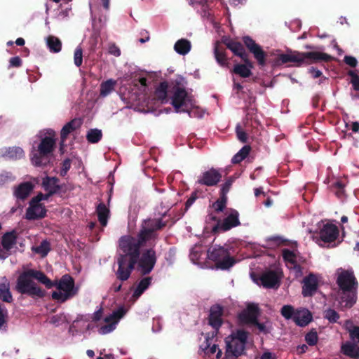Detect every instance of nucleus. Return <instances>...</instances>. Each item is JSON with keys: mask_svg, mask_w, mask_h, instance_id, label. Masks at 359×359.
<instances>
[{"mask_svg": "<svg viewBox=\"0 0 359 359\" xmlns=\"http://www.w3.org/2000/svg\"><path fill=\"white\" fill-rule=\"evenodd\" d=\"M164 225L159 219H147L144 221L137 238L125 236L120 238L116 271L119 280H126L130 277L140 256V248L147 244L151 245L156 238L155 231Z\"/></svg>", "mask_w": 359, "mask_h": 359, "instance_id": "obj_1", "label": "nucleus"}, {"mask_svg": "<svg viewBox=\"0 0 359 359\" xmlns=\"http://www.w3.org/2000/svg\"><path fill=\"white\" fill-rule=\"evenodd\" d=\"M336 274L337 275V283L340 289L337 299L339 304L341 308H351L357 299L358 283L353 272L340 268L337 269Z\"/></svg>", "mask_w": 359, "mask_h": 359, "instance_id": "obj_2", "label": "nucleus"}, {"mask_svg": "<svg viewBox=\"0 0 359 359\" xmlns=\"http://www.w3.org/2000/svg\"><path fill=\"white\" fill-rule=\"evenodd\" d=\"M126 313V309L123 307H120L111 313L103 317L102 309H100L93 313V321L96 323L99 334H107L116 329L118 323Z\"/></svg>", "mask_w": 359, "mask_h": 359, "instance_id": "obj_3", "label": "nucleus"}, {"mask_svg": "<svg viewBox=\"0 0 359 359\" xmlns=\"http://www.w3.org/2000/svg\"><path fill=\"white\" fill-rule=\"evenodd\" d=\"M54 136V132L53 130H50L48 136L42 138L37 146V149L32 151L31 161L33 165L36 166H42L46 165L49 162L50 156L55 145Z\"/></svg>", "mask_w": 359, "mask_h": 359, "instance_id": "obj_4", "label": "nucleus"}, {"mask_svg": "<svg viewBox=\"0 0 359 359\" xmlns=\"http://www.w3.org/2000/svg\"><path fill=\"white\" fill-rule=\"evenodd\" d=\"M171 100V104L177 113L187 112L189 116H201V114L196 115L193 110H191L195 106V100L184 88L175 86Z\"/></svg>", "mask_w": 359, "mask_h": 359, "instance_id": "obj_5", "label": "nucleus"}, {"mask_svg": "<svg viewBox=\"0 0 359 359\" xmlns=\"http://www.w3.org/2000/svg\"><path fill=\"white\" fill-rule=\"evenodd\" d=\"M76 292L74 280L69 276L65 275L57 283L56 290L52 293V298L57 302H64L74 297Z\"/></svg>", "mask_w": 359, "mask_h": 359, "instance_id": "obj_6", "label": "nucleus"}, {"mask_svg": "<svg viewBox=\"0 0 359 359\" xmlns=\"http://www.w3.org/2000/svg\"><path fill=\"white\" fill-rule=\"evenodd\" d=\"M16 290L22 294L32 297H43V292L33 281V278L28 270L22 273L17 280Z\"/></svg>", "mask_w": 359, "mask_h": 359, "instance_id": "obj_7", "label": "nucleus"}, {"mask_svg": "<svg viewBox=\"0 0 359 359\" xmlns=\"http://www.w3.org/2000/svg\"><path fill=\"white\" fill-rule=\"evenodd\" d=\"M208 259L215 262L217 269L222 270L229 269L236 262L233 257H231L228 251L222 247H213L208 251Z\"/></svg>", "mask_w": 359, "mask_h": 359, "instance_id": "obj_8", "label": "nucleus"}, {"mask_svg": "<svg viewBox=\"0 0 359 359\" xmlns=\"http://www.w3.org/2000/svg\"><path fill=\"white\" fill-rule=\"evenodd\" d=\"M248 334L246 332L238 330L226 338V351L233 355H241L245 348Z\"/></svg>", "mask_w": 359, "mask_h": 359, "instance_id": "obj_9", "label": "nucleus"}, {"mask_svg": "<svg viewBox=\"0 0 359 359\" xmlns=\"http://www.w3.org/2000/svg\"><path fill=\"white\" fill-rule=\"evenodd\" d=\"M46 198L43 194H39L36 197L32 199L27 209L26 219L29 220L37 219L46 215V210L44 205L40 203L41 201Z\"/></svg>", "mask_w": 359, "mask_h": 359, "instance_id": "obj_10", "label": "nucleus"}, {"mask_svg": "<svg viewBox=\"0 0 359 359\" xmlns=\"http://www.w3.org/2000/svg\"><path fill=\"white\" fill-rule=\"evenodd\" d=\"M240 224L238 212L234 209H229L225 212V217L224 219L219 221L217 226H215L213 229H219L224 231H226Z\"/></svg>", "mask_w": 359, "mask_h": 359, "instance_id": "obj_11", "label": "nucleus"}, {"mask_svg": "<svg viewBox=\"0 0 359 359\" xmlns=\"http://www.w3.org/2000/svg\"><path fill=\"white\" fill-rule=\"evenodd\" d=\"M156 261L155 252L150 249L144 252L139 260L138 269L143 274L149 273L153 269Z\"/></svg>", "mask_w": 359, "mask_h": 359, "instance_id": "obj_12", "label": "nucleus"}, {"mask_svg": "<svg viewBox=\"0 0 359 359\" xmlns=\"http://www.w3.org/2000/svg\"><path fill=\"white\" fill-rule=\"evenodd\" d=\"M222 178L221 173L216 169L211 168L202 172L198 177L196 182L201 185L212 187L216 185Z\"/></svg>", "mask_w": 359, "mask_h": 359, "instance_id": "obj_13", "label": "nucleus"}, {"mask_svg": "<svg viewBox=\"0 0 359 359\" xmlns=\"http://www.w3.org/2000/svg\"><path fill=\"white\" fill-rule=\"evenodd\" d=\"M243 42L248 50L254 55L258 63L264 66L265 65L266 54L261 46L249 36H245L243 38Z\"/></svg>", "mask_w": 359, "mask_h": 359, "instance_id": "obj_14", "label": "nucleus"}, {"mask_svg": "<svg viewBox=\"0 0 359 359\" xmlns=\"http://www.w3.org/2000/svg\"><path fill=\"white\" fill-rule=\"evenodd\" d=\"M280 276L277 272L269 271L264 273L259 279L256 280L258 285L264 287H277L279 285Z\"/></svg>", "mask_w": 359, "mask_h": 359, "instance_id": "obj_15", "label": "nucleus"}, {"mask_svg": "<svg viewBox=\"0 0 359 359\" xmlns=\"http://www.w3.org/2000/svg\"><path fill=\"white\" fill-rule=\"evenodd\" d=\"M259 314L256 304H250L238 316L239 320L243 324H253L256 322Z\"/></svg>", "mask_w": 359, "mask_h": 359, "instance_id": "obj_16", "label": "nucleus"}, {"mask_svg": "<svg viewBox=\"0 0 359 359\" xmlns=\"http://www.w3.org/2000/svg\"><path fill=\"white\" fill-rule=\"evenodd\" d=\"M339 230L337 226L332 224H326L320 231V238L325 243H330L337 239Z\"/></svg>", "mask_w": 359, "mask_h": 359, "instance_id": "obj_17", "label": "nucleus"}, {"mask_svg": "<svg viewBox=\"0 0 359 359\" xmlns=\"http://www.w3.org/2000/svg\"><path fill=\"white\" fill-rule=\"evenodd\" d=\"M302 294L304 297L312 296L318 289V279L314 274H310L304 278L303 281Z\"/></svg>", "mask_w": 359, "mask_h": 359, "instance_id": "obj_18", "label": "nucleus"}, {"mask_svg": "<svg viewBox=\"0 0 359 359\" xmlns=\"http://www.w3.org/2000/svg\"><path fill=\"white\" fill-rule=\"evenodd\" d=\"M16 243L15 232L6 233L2 238L3 249H0V259H4L9 255V250L13 248Z\"/></svg>", "mask_w": 359, "mask_h": 359, "instance_id": "obj_19", "label": "nucleus"}, {"mask_svg": "<svg viewBox=\"0 0 359 359\" xmlns=\"http://www.w3.org/2000/svg\"><path fill=\"white\" fill-rule=\"evenodd\" d=\"M283 257L288 268L293 269L297 275L301 273V269L297 263V255L294 252L283 250Z\"/></svg>", "mask_w": 359, "mask_h": 359, "instance_id": "obj_20", "label": "nucleus"}, {"mask_svg": "<svg viewBox=\"0 0 359 359\" xmlns=\"http://www.w3.org/2000/svg\"><path fill=\"white\" fill-rule=\"evenodd\" d=\"M311 313L305 309L296 310L293 316V320L300 326H306L311 322Z\"/></svg>", "mask_w": 359, "mask_h": 359, "instance_id": "obj_21", "label": "nucleus"}, {"mask_svg": "<svg viewBox=\"0 0 359 359\" xmlns=\"http://www.w3.org/2000/svg\"><path fill=\"white\" fill-rule=\"evenodd\" d=\"M222 309L216 305L210 309L209 316V324L215 329L217 330L222 325Z\"/></svg>", "mask_w": 359, "mask_h": 359, "instance_id": "obj_22", "label": "nucleus"}, {"mask_svg": "<svg viewBox=\"0 0 359 359\" xmlns=\"http://www.w3.org/2000/svg\"><path fill=\"white\" fill-rule=\"evenodd\" d=\"M0 299L6 302H11L13 300L10 292V283L4 276L0 277Z\"/></svg>", "mask_w": 359, "mask_h": 359, "instance_id": "obj_23", "label": "nucleus"}, {"mask_svg": "<svg viewBox=\"0 0 359 359\" xmlns=\"http://www.w3.org/2000/svg\"><path fill=\"white\" fill-rule=\"evenodd\" d=\"M81 125L80 119H73L65 125L61 130V144H63L67 137L74 130L79 128Z\"/></svg>", "mask_w": 359, "mask_h": 359, "instance_id": "obj_24", "label": "nucleus"}, {"mask_svg": "<svg viewBox=\"0 0 359 359\" xmlns=\"http://www.w3.org/2000/svg\"><path fill=\"white\" fill-rule=\"evenodd\" d=\"M279 60L282 63L289 62L300 63L304 61V55L302 53L289 51L285 54H280Z\"/></svg>", "mask_w": 359, "mask_h": 359, "instance_id": "obj_25", "label": "nucleus"}, {"mask_svg": "<svg viewBox=\"0 0 359 359\" xmlns=\"http://www.w3.org/2000/svg\"><path fill=\"white\" fill-rule=\"evenodd\" d=\"M226 46L236 55L241 57L244 61H246L247 54L240 42L233 40H226L225 41Z\"/></svg>", "mask_w": 359, "mask_h": 359, "instance_id": "obj_26", "label": "nucleus"}, {"mask_svg": "<svg viewBox=\"0 0 359 359\" xmlns=\"http://www.w3.org/2000/svg\"><path fill=\"white\" fill-rule=\"evenodd\" d=\"M98 220L102 226L107 224L108 219L110 216V210L107 205L102 203H100L96 209Z\"/></svg>", "mask_w": 359, "mask_h": 359, "instance_id": "obj_27", "label": "nucleus"}, {"mask_svg": "<svg viewBox=\"0 0 359 359\" xmlns=\"http://www.w3.org/2000/svg\"><path fill=\"white\" fill-rule=\"evenodd\" d=\"M33 186L30 182L20 184L15 190V196L20 199H25L31 193Z\"/></svg>", "mask_w": 359, "mask_h": 359, "instance_id": "obj_28", "label": "nucleus"}, {"mask_svg": "<svg viewBox=\"0 0 359 359\" xmlns=\"http://www.w3.org/2000/svg\"><path fill=\"white\" fill-rule=\"evenodd\" d=\"M341 351L344 354L351 358H359V347L358 345L351 343L346 342L341 346Z\"/></svg>", "mask_w": 359, "mask_h": 359, "instance_id": "obj_29", "label": "nucleus"}, {"mask_svg": "<svg viewBox=\"0 0 359 359\" xmlns=\"http://www.w3.org/2000/svg\"><path fill=\"white\" fill-rule=\"evenodd\" d=\"M246 65H236L234 66L233 72L243 78L249 77L251 75L252 64L246 58Z\"/></svg>", "mask_w": 359, "mask_h": 359, "instance_id": "obj_30", "label": "nucleus"}, {"mask_svg": "<svg viewBox=\"0 0 359 359\" xmlns=\"http://www.w3.org/2000/svg\"><path fill=\"white\" fill-rule=\"evenodd\" d=\"M151 284V278H143L137 285V286L135 288L133 294L132 295V298L133 301L137 299L148 288L149 285Z\"/></svg>", "mask_w": 359, "mask_h": 359, "instance_id": "obj_31", "label": "nucleus"}, {"mask_svg": "<svg viewBox=\"0 0 359 359\" xmlns=\"http://www.w3.org/2000/svg\"><path fill=\"white\" fill-rule=\"evenodd\" d=\"M116 81L114 79H108L100 84V95L101 97H107L109 95L115 88Z\"/></svg>", "mask_w": 359, "mask_h": 359, "instance_id": "obj_32", "label": "nucleus"}, {"mask_svg": "<svg viewBox=\"0 0 359 359\" xmlns=\"http://www.w3.org/2000/svg\"><path fill=\"white\" fill-rule=\"evenodd\" d=\"M191 47V46L189 41L187 39H182L175 43L174 49L177 53L184 55L190 51Z\"/></svg>", "mask_w": 359, "mask_h": 359, "instance_id": "obj_33", "label": "nucleus"}, {"mask_svg": "<svg viewBox=\"0 0 359 359\" xmlns=\"http://www.w3.org/2000/svg\"><path fill=\"white\" fill-rule=\"evenodd\" d=\"M344 327L349 332L351 340L355 343L359 342V327L354 326L351 320H346Z\"/></svg>", "mask_w": 359, "mask_h": 359, "instance_id": "obj_34", "label": "nucleus"}, {"mask_svg": "<svg viewBox=\"0 0 359 359\" xmlns=\"http://www.w3.org/2000/svg\"><path fill=\"white\" fill-rule=\"evenodd\" d=\"M168 83L166 82L161 83L155 91V97L161 102H168V99L167 96Z\"/></svg>", "mask_w": 359, "mask_h": 359, "instance_id": "obj_35", "label": "nucleus"}, {"mask_svg": "<svg viewBox=\"0 0 359 359\" xmlns=\"http://www.w3.org/2000/svg\"><path fill=\"white\" fill-rule=\"evenodd\" d=\"M43 187L49 194L55 193L58 189L57 179L46 177L43 180Z\"/></svg>", "mask_w": 359, "mask_h": 359, "instance_id": "obj_36", "label": "nucleus"}, {"mask_svg": "<svg viewBox=\"0 0 359 359\" xmlns=\"http://www.w3.org/2000/svg\"><path fill=\"white\" fill-rule=\"evenodd\" d=\"M28 271L31 276L32 277V278L36 279L40 283L45 285L47 287H52L53 285L51 283V281L42 272L34 269H29Z\"/></svg>", "mask_w": 359, "mask_h": 359, "instance_id": "obj_37", "label": "nucleus"}, {"mask_svg": "<svg viewBox=\"0 0 359 359\" xmlns=\"http://www.w3.org/2000/svg\"><path fill=\"white\" fill-rule=\"evenodd\" d=\"M46 42L50 51L58 53L61 50L62 43L58 38L50 36L47 38Z\"/></svg>", "mask_w": 359, "mask_h": 359, "instance_id": "obj_38", "label": "nucleus"}, {"mask_svg": "<svg viewBox=\"0 0 359 359\" xmlns=\"http://www.w3.org/2000/svg\"><path fill=\"white\" fill-rule=\"evenodd\" d=\"M304 55V61L306 59H309L313 61H319V60H327L330 57L327 54L322 53L320 52H308V53H302Z\"/></svg>", "mask_w": 359, "mask_h": 359, "instance_id": "obj_39", "label": "nucleus"}, {"mask_svg": "<svg viewBox=\"0 0 359 359\" xmlns=\"http://www.w3.org/2000/svg\"><path fill=\"white\" fill-rule=\"evenodd\" d=\"M4 156L10 159H18L24 156V151L20 147H12L7 149Z\"/></svg>", "mask_w": 359, "mask_h": 359, "instance_id": "obj_40", "label": "nucleus"}, {"mask_svg": "<svg viewBox=\"0 0 359 359\" xmlns=\"http://www.w3.org/2000/svg\"><path fill=\"white\" fill-rule=\"evenodd\" d=\"M250 147L244 146L236 154L234 155L231 161L233 163H238L242 161L249 154Z\"/></svg>", "mask_w": 359, "mask_h": 359, "instance_id": "obj_41", "label": "nucleus"}, {"mask_svg": "<svg viewBox=\"0 0 359 359\" xmlns=\"http://www.w3.org/2000/svg\"><path fill=\"white\" fill-rule=\"evenodd\" d=\"M102 131L98 129H91L87 133L86 137L88 142L91 143H96L102 137Z\"/></svg>", "mask_w": 359, "mask_h": 359, "instance_id": "obj_42", "label": "nucleus"}, {"mask_svg": "<svg viewBox=\"0 0 359 359\" xmlns=\"http://www.w3.org/2000/svg\"><path fill=\"white\" fill-rule=\"evenodd\" d=\"M215 55L217 62L224 66L226 64V57L222 50L220 49L219 45L217 43L215 46Z\"/></svg>", "mask_w": 359, "mask_h": 359, "instance_id": "obj_43", "label": "nucleus"}, {"mask_svg": "<svg viewBox=\"0 0 359 359\" xmlns=\"http://www.w3.org/2000/svg\"><path fill=\"white\" fill-rule=\"evenodd\" d=\"M33 250L35 252L41 255L42 257H44L48 254L50 250L49 243L45 241H42L39 246L34 248Z\"/></svg>", "mask_w": 359, "mask_h": 359, "instance_id": "obj_44", "label": "nucleus"}, {"mask_svg": "<svg viewBox=\"0 0 359 359\" xmlns=\"http://www.w3.org/2000/svg\"><path fill=\"white\" fill-rule=\"evenodd\" d=\"M203 349L208 354L216 353V358L217 359H219L222 355V351L215 344H213L212 346H210V345L207 344V345L203 348Z\"/></svg>", "mask_w": 359, "mask_h": 359, "instance_id": "obj_45", "label": "nucleus"}, {"mask_svg": "<svg viewBox=\"0 0 359 359\" xmlns=\"http://www.w3.org/2000/svg\"><path fill=\"white\" fill-rule=\"evenodd\" d=\"M226 203V196H222V197L219 200H217L213 203L212 207L217 212H222L225 208Z\"/></svg>", "mask_w": 359, "mask_h": 359, "instance_id": "obj_46", "label": "nucleus"}, {"mask_svg": "<svg viewBox=\"0 0 359 359\" xmlns=\"http://www.w3.org/2000/svg\"><path fill=\"white\" fill-rule=\"evenodd\" d=\"M82 61H83L82 48L80 46H78L74 51V62L76 67H80L82 64Z\"/></svg>", "mask_w": 359, "mask_h": 359, "instance_id": "obj_47", "label": "nucleus"}, {"mask_svg": "<svg viewBox=\"0 0 359 359\" xmlns=\"http://www.w3.org/2000/svg\"><path fill=\"white\" fill-rule=\"evenodd\" d=\"M294 313V308L290 305H285L281 309V314L287 319H293Z\"/></svg>", "mask_w": 359, "mask_h": 359, "instance_id": "obj_48", "label": "nucleus"}, {"mask_svg": "<svg viewBox=\"0 0 359 359\" xmlns=\"http://www.w3.org/2000/svg\"><path fill=\"white\" fill-rule=\"evenodd\" d=\"M325 317L331 323H335L339 318V314L333 309L325 311Z\"/></svg>", "mask_w": 359, "mask_h": 359, "instance_id": "obj_49", "label": "nucleus"}, {"mask_svg": "<svg viewBox=\"0 0 359 359\" xmlns=\"http://www.w3.org/2000/svg\"><path fill=\"white\" fill-rule=\"evenodd\" d=\"M305 339L309 345L313 346V345L316 344V343L317 342V340H318V336H317L316 332H311L308 333L305 337Z\"/></svg>", "mask_w": 359, "mask_h": 359, "instance_id": "obj_50", "label": "nucleus"}, {"mask_svg": "<svg viewBox=\"0 0 359 359\" xmlns=\"http://www.w3.org/2000/svg\"><path fill=\"white\" fill-rule=\"evenodd\" d=\"M7 311L0 306V329L6 324Z\"/></svg>", "mask_w": 359, "mask_h": 359, "instance_id": "obj_51", "label": "nucleus"}, {"mask_svg": "<svg viewBox=\"0 0 359 359\" xmlns=\"http://www.w3.org/2000/svg\"><path fill=\"white\" fill-rule=\"evenodd\" d=\"M109 53L116 57H118L121 55V50L115 44L112 43L109 46Z\"/></svg>", "mask_w": 359, "mask_h": 359, "instance_id": "obj_52", "label": "nucleus"}, {"mask_svg": "<svg viewBox=\"0 0 359 359\" xmlns=\"http://www.w3.org/2000/svg\"><path fill=\"white\" fill-rule=\"evenodd\" d=\"M199 252V250L197 247L194 248L190 253V259L192 261L193 263L197 264L198 261V253Z\"/></svg>", "mask_w": 359, "mask_h": 359, "instance_id": "obj_53", "label": "nucleus"}, {"mask_svg": "<svg viewBox=\"0 0 359 359\" xmlns=\"http://www.w3.org/2000/svg\"><path fill=\"white\" fill-rule=\"evenodd\" d=\"M232 184V180H228L226 181V182L222 185L221 191H222V196H224L228 193V191L230 189V187Z\"/></svg>", "mask_w": 359, "mask_h": 359, "instance_id": "obj_54", "label": "nucleus"}, {"mask_svg": "<svg viewBox=\"0 0 359 359\" xmlns=\"http://www.w3.org/2000/svg\"><path fill=\"white\" fill-rule=\"evenodd\" d=\"M236 133H237V137L239 140H241L243 142H245L246 141V140H247L246 134L243 130H242L241 129L239 126H237V127H236Z\"/></svg>", "mask_w": 359, "mask_h": 359, "instance_id": "obj_55", "label": "nucleus"}, {"mask_svg": "<svg viewBox=\"0 0 359 359\" xmlns=\"http://www.w3.org/2000/svg\"><path fill=\"white\" fill-rule=\"evenodd\" d=\"M344 61L348 65L352 67H354L357 65V60L354 57L346 56L344 57Z\"/></svg>", "mask_w": 359, "mask_h": 359, "instance_id": "obj_56", "label": "nucleus"}, {"mask_svg": "<svg viewBox=\"0 0 359 359\" xmlns=\"http://www.w3.org/2000/svg\"><path fill=\"white\" fill-rule=\"evenodd\" d=\"M70 166H71L70 161L69 160H65L63 162L61 174L62 175H65L67 173V172L68 171V170L70 168Z\"/></svg>", "mask_w": 359, "mask_h": 359, "instance_id": "obj_57", "label": "nucleus"}, {"mask_svg": "<svg viewBox=\"0 0 359 359\" xmlns=\"http://www.w3.org/2000/svg\"><path fill=\"white\" fill-rule=\"evenodd\" d=\"M10 64L13 67H19L21 65V59L19 57H13L10 60Z\"/></svg>", "mask_w": 359, "mask_h": 359, "instance_id": "obj_58", "label": "nucleus"}, {"mask_svg": "<svg viewBox=\"0 0 359 359\" xmlns=\"http://www.w3.org/2000/svg\"><path fill=\"white\" fill-rule=\"evenodd\" d=\"M351 83L355 90H359V77L357 75L352 77Z\"/></svg>", "mask_w": 359, "mask_h": 359, "instance_id": "obj_59", "label": "nucleus"}, {"mask_svg": "<svg viewBox=\"0 0 359 359\" xmlns=\"http://www.w3.org/2000/svg\"><path fill=\"white\" fill-rule=\"evenodd\" d=\"M205 3L206 0H189V4L196 8L198 5L203 6Z\"/></svg>", "mask_w": 359, "mask_h": 359, "instance_id": "obj_60", "label": "nucleus"}, {"mask_svg": "<svg viewBox=\"0 0 359 359\" xmlns=\"http://www.w3.org/2000/svg\"><path fill=\"white\" fill-rule=\"evenodd\" d=\"M253 325H256L258 327V329L263 332H268V327L265 324L259 323L257 320L255 323H253Z\"/></svg>", "mask_w": 359, "mask_h": 359, "instance_id": "obj_61", "label": "nucleus"}, {"mask_svg": "<svg viewBox=\"0 0 359 359\" xmlns=\"http://www.w3.org/2000/svg\"><path fill=\"white\" fill-rule=\"evenodd\" d=\"M191 110H193L194 111V114L196 115L201 114V116H196L197 118H201L204 114V111L202 109H199L196 104L194 107L191 109Z\"/></svg>", "mask_w": 359, "mask_h": 359, "instance_id": "obj_62", "label": "nucleus"}, {"mask_svg": "<svg viewBox=\"0 0 359 359\" xmlns=\"http://www.w3.org/2000/svg\"><path fill=\"white\" fill-rule=\"evenodd\" d=\"M260 359H276V358L272 353L266 352L261 356Z\"/></svg>", "mask_w": 359, "mask_h": 359, "instance_id": "obj_63", "label": "nucleus"}, {"mask_svg": "<svg viewBox=\"0 0 359 359\" xmlns=\"http://www.w3.org/2000/svg\"><path fill=\"white\" fill-rule=\"evenodd\" d=\"M310 72L314 78H318L321 75V72L314 68H311Z\"/></svg>", "mask_w": 359, "mask_h": 359, "instance_id": "obj_64", "label": "nucleus"}]
</instances>
